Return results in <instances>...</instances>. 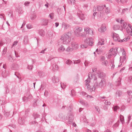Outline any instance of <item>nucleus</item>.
I'll return each instance as SVG.
<instances>
[{
	"mask_svg": "<svg viewBox=\"0 0 132 132\" xmlns=\"http://www.w3.org/2000/svg\"><path fill=\"white\" fill-rule=\"evenodd\" d=\"M71 34L70 31L62 35L61 39L62 43L67 44L69 43L71 40Z\"/></svg>",
	"mask_w": 132,
	"mask_h": 132,
	"instance_id": "nucleus-1",
	"label": "nucleus"
},
{
	"mask_svg": "<svg viewBox=\"0 0 132 132\" xmlns=\"http://www.w3.org/2000/svg\"><path fill=\"white\" fill-rule=\"evenodd\" d=\"M90 76L92 78V74L90 72H89L88 74V77L87 79L85 81V86L86 87V88L91 92L95 91L94 86H90L89 83L90 82L91 78L90 77Z\"/></svg>",
	"mask_w": 132,
	"mask_h": 132,
	"instance_id": "nucleus-2",
	"label": "nucleus"
},
{
	"mask_svg": "<svg viewBox=\"0 0 132 132\" xmlns=\"http://www.w3.org/2000/svg\"><path fill=\"white\" fill-rule=\"evenodd\" d=\"M70 111H69L67 116H64V120L65 121L67 120L66 122H67L68 124H71L72 123L74 119L73 115L72 113H70Z\"/></svg>",
	"mask_w": 132,
	"mask_h": 132,
	"instance_id": "nucleus-3",
	"label": "nucleus"
},
{
	"mask_svg": "<svg viewBox=\"0 0 132 132\" xmlns=\"http://www.w3.org/2000/svg\"><path fill=\"white\" fill-rule=\"evenodd\" d=\"M113 40L116 42H123L127 41L129 39L128 38H125L123 39H120L119 35L116 34H113Z\"/></svg>",
	"mask_w": 132,
	"mask_h": 132,
	"instance_id": "nucleus-4",
	"label": "nucleus"
},
{
	"mask_svg": "<svg viewBox=\"0 0 132 132\" xmlns=\"http://www.w3.org/2000/svg\"><path fill=\"white\" fill-rule=\"evenodd\" d=\"M75 35L77 37H80L81 36V34L80 32L82 31V28L79 27H77L75 28Z\"/></svg>",
	"mask_w": 132,
	"mask_h": 132,
	"instance_id": "nucleus-5",
	"label": "nucleus"
},
{
	"mask_svg": "<svg viewBox=\"0 0 132 132\" xmlns=\"http://www.w3.org/2000/svg\"><path fill=\"white\" fill-rule=\"evenodd\" d=\"M104 7V10L105 13L107 14H109L111 12V10L110 8L109 4H106L103 5Z\"/></svg>",
	"mask_w": 132,
	"mask_h": 132,
	"instance_id": "nucleus-6",
	"label": "nucleus"
},
{
	"mask_svg": "<svg viewBox=\"0 0 132 132\" xmlns=\"http://www.w3.org/2000/svg\"><path fill=\"white\" fill-rule=\"evenodd\" d=\"M71 26L69 24L66 23L64 22H62V27L63 28L64 30L68 29L70 28Z\"/></svg>",
	"mask_w": 132,
	"mask_h": 132,
	"instance_id": "nucleus-7",
	"label": "nucleus"
},
{
	"mask_svg": "<svg viewBox=\"0 0 132 132\" xmlns=\"http://www.w3.org/2000/svg\"><path fill=\"white\" fill-rule=\"evenodd\" d=\"M71 46L73 50H75L78 49V45L75 42H71Z\"/></svg>",
	"mask_w": 132,
	"mask_h": 132,
	"instance_id": "nucleus-8",
	"label": "nucleus"
},
{
	"mask_svg": "<svg viewBox=\"0 0 132 132\" xmlns=\"http://www.w3.org/2000/svg\"><path fill=\"white\" fill-rule=\"evenodd\" d=\"M77 15L79 18L82 20H83L85 19L84 14L82 13L81 12H77Z\"/></svg>",
	"mask_w": 132,
	"mask_h": 132,
	"instance_id": "nucleus-9",
	"label": "nucleus"
},
{
	"mask_svg": "<svg viewBox=\"0 0 132 132\" xmlns=\"http://www.w3.org/2000/svg\"><path fill=\"white\" fill-rule=\"evenodd\" d=\"M84 31L86 32L87 33L91 35L93 34V31L88 27H87L84 28Z\"/></svg>",
	"mask_w": 132,
	"mask_h": 132,
	"instance_id": "nucleus-10",
	"label": "nucleus"
},
{
	"mask_svg": "<svg viewBox=\"0 0 132 132\" xmlns=\"http://www.w3.org/2000/svg\"><path fill=\"white\" fill-rule=\"evenodd\" d=\"M106 30V27L105 24H102L100 28L98 29V30L101 32H104Z\"/></svg>",
	"mask_w": 132,
	"mask_h": 132,
	"instance_id": "nucleus-11",
	"label": "nucleus"
},
{
	"mask_svg": "<svg viewBox=\"0 0 132 132\" xmlns=\"http://www.w3.org/2000/svg\"><path fill=\"white\" fill-rule=\"evenodd\" d=\"M106 82V80L105 79H102L100 82L98 84L99 87H103Z\"/></svg>",
	"mask_w": 132,
	"mask_h": 132,
	"instance_id": "nucleus-12",
	"label": "nucleus"
},
{
	"mask_svg": "<svg viewBox=\"0 0 132 132\" xmlns=\"http://www.w3.org/2000/svg\"><path fill=\"white\" fill-rule=\"evenodd\" d=\"M99 78L97 79V78L96 77H95L94 78V80L95 81V83L94 85L92 86H94L95 88H95H97L98 87H99L98 83L97 81H98V80L99 79Z\"/></svg>",
	"mask_w": 132,
	"mask_h": 132,
	"instance_id": "nucleus-13",
	"label": "nucleus"
},
{
	"mask_svg": "<svg viewBox=\"0 0 132 132\" xmlns=\"http://www.w3.org/2000/svg\"><path fill=\"white\" fill-rule=\"evenodd\" d=\"M98 75V76L99 78H100L102 79H104V77L105 76V74L103 72H97Z\"/></svg>",
	"mask_w": 132,
	"mask_h": 132,
	"instance_id": "nucleus-14",
	"label": "nucleus"
},
{
	"mask_svg": "<svg viewBox=\"0 0 132 132\" xmlns=\"http://www.w3.org/2000/svg\"><path fill=\"white\" fill-rule=\"evenodd\" d=\"M121 78L119 77L116 81L115 85L116 86H118L121 84Z\"/></svg>",
	"mask_w": 132,
	"mask_h": 132,
	"instance_id": "nucleus-15",
	"label": "nucleus"
},
{
	"mask_svg": "<svg viewBox=\"0 0 132 132\" xmlns=\"http://www.w3.org/2000/svg\"><path fill=\"white\" fill-rule=\"evenodd\" d=\"M59 67L58 65L55 63L53 64V65L52 70L54 71L58 70Z\"/></svg>",
	"mask_w": 132,
	"mask_h": 132,
	"instance_id": "nucleus-16",
	"label": "nucleus"
},
{
	"mask_svg": "<svg viewBox=\"0 0 132 132\" xmlns=\"http://www.w3.org/2000/svg\"><path fill=\"white\" fill-rule=\"evenodd\" d=\"M16 10L19 14H22L23 12L22 8L19 6H18L16 7Z\"/></svg>",
	"mask_w": 132,
	"mask_h": 132,
	"instance_id": "nucleus-17",
	"label": "nucleus"
},
{
	"mask_svg": "<svg viewBox=\"0 0 132 132\" xmlns=\"http://www.w3.org/2000/svg\"><path fill=\"white\" fill-rule=\"evenodd\" d=\"M104 9L103 5H98L97 6L96 10L97 11H100L103 10Z\"/></svg>",
	"mask_w": 132,
	"mask_h": 132,
	"instance_id": "nucleus-18",
	"label": "nucleus"
},
{
	"mask_svg": "<svg viewBox=\"0 0 132 132\" xmlns=\"http://www.w3.org/2000/svg\"><path fill=\"white\" fill-rule=\"evenodd\" d=\"M25 120L23 118H19V123L21 125H23L24 122Z\"/></svg>",
	"mask_w": 132,
	"mask_h": 132,
	"instance_id": "nucleus-19",
	"label": "nucleus"
},
{
	"mask_svg": "<svg viewBox=\"0 0 132 132\" xmlns=\"http://www.w3.org/2000/svg\"><path fill=\"white\" fill-rule=\"evenodd\" d=\"M52 80L54 83H56L59 82V79L58 77L54 76L52 78Z\"/></svg>",
	"mask_w": 132,
	"mask_h": 132,
	"instance_id": "nucleus-20",
	"label": "nucleus"
},
{
	"mask_svg": "<svg viewBox=\"0 0 132 132\" xmlns=\"http://www.w3.org/2000/svg\"><path fill=\"white\" fill-rule=\"evenodd\" d=\"M123 21V20H121L120 21V23L121 24V26L122 28V29H125L127 25V24L125 23H122V21Z\"/></svg>",
	"mask_w": 132,
	"mask_h": 132,
	"instance_id": "nucleus-21",
	"label": "nucleus"
},
{
	"mask_svg": "<svg viewBox=\"0 0 132 132\" xmlns=\"http://www.w3.org/2000/svg\"><path fill=\"white\" fill-rule=\"evenodd\" d=\"M18 68V65L16 63H13L12 64V68L13 70H16Z\"/></svg>",
	"mask_w": 132,
	"mask_h": 132,
	"instance_id": "nucleus-22",
	"label": "nucleus"
},
{
	"mask_svg": "<svg viewBox=\"0 0 132 132\" xmlns=\"http://www.w3.org/2000/svg\"><path fill=\"white\" fill-rule=\"evenodd\" d=\"M113 51V48H112L110 50V52L108 54L107 56L109 58H110L112 55H113V53L112 52Z\"/></svg>",
	"mask_w": 132,
	"mask_h": 132,
	"instance_id": "nucleus-23",
	"label": "nucleus"
},
{
	"mask_svg": "<svg viewBox=\"0 0 132 132\" xmlns=\"http://www.w3.org/2000/svg\"><path fill=\"white\" fill-rule=\"evenodd\" d=\"M65 50V48L63 45H61L58 49V51L60 52H63Z\"/></svg>",
	"mask_w": 132,
	"mask_h": 132,
	"instance_id": "nucleus-24",
	"label": "nucleus"
},
{
	"mask_svg": "<svg viewBox=\"0 0 132 132\" xmlns=\"http://www.w3.org/2000/svg\"><path fill=\"white\" fill-rule=\"evenodd\" d=\"M126 31L127 33H129L130 35L132 34V28L127 27L126 28Z\"/></svg>",
	"mask_w": 132,
	"mask_h": 132,
	"instance_id": "nucleus-25",
	"label": "nucleus"
},
{
	"mask_svg": "<svg viewBox=\"0 0 132 132\" xmlns=\"http://www.w3.org/2000/svg\"><path fill=\"white\" fill-rule=\"evenodd\" d=\"M72 48L71 46H68V48L66 49L65 51L67 52H72L74 50Z\"/></svg>",
	"mask_w": 132,
	"mask_h": 132,
	"instance_id": "nucleus-26",
	"label": "nucleus"
},
{
	"mask_svg": "<svg viewBox=\"0 0 132 132\" xmlns=\"http://www.w3.org/2000/svg\"><path fill=\"white\" fill-rule=\"evenodd\" d=\"M122 94L121 91L118 90L116 93V96L117 98H119L121 95Z\"/></svg>",
	"mask_w": 132,
	"mask_h": 132,
	"instance_id": "nucleus-27",
	"label": "nucleus"
},
{
	"mask_svg": "<svg viewBox=\"0 0 132 132\" xmlns=\"http://www.w3.org/2000/svg\"><path fill=\"white\" fill-rule=\"evenodd\" d=\"M120 28V26L119 25L115 24L113 26V28L114 30H117L119 29Z\"/></svg>",
	"mask_w": 132,
	"mask_h": 132,
	"instance_id": "nucleus-28",
	"label": "nucleus"
},
{
	"mask_svg": "<svg viewBox=\"0 0 132 132\" xmlns=\"http://www.w3.org/2000/svg\"><path fill=\"white\" fill-rule=\"evenodd\" d=\"M92 40V38H87L85 40V44L88 45L89 42H90V41L91 40Z\"/></svg>",
	"mask_w": 132,
	"mask_h": 132,
	"instance_id": "nucleus-29",
	"label": "nucleus"
},
{
	"mask_svg": "<svg viewBox=\"0 0 132 132\" xmlns=\"http://www.w3.org/2000/svg\"><path fill=\"white\" fill-rule=\"evenodd\" d=\"M118 48L116 47L114 49H113V51L112 52L113 55L114 56H115L117 54Z\"/></svg>",
	"mask_w": 132,
	"mask_h": 132,
	"instance_id": "nucleus-30",
	"label": "nucleus"
},
{
	"mask_svg": "<svg viewBox=\"0 0 132 132\" xmlns=\"http://www.w3.org/2000/svg\"><path fill=\"white\" fill-rule=\"evenodd\" d=\"M39 34L41 36H43L45 35L44 31L43 30H40L38 31Z\"/></svg>",
	"mask_w": 132,
	"mask_h": 132,
	"instance_id": "nucleus-31",
	"label": "nucleus"
},
{
	"mask_svg": "<svg viewBox=\"0 0 132 132\" xmlns=\"http://www.w3.org/2000/svg\"><path fill=\"white\" fill-rule=\"evenodd\" d=\"M23 42L25 44H26L28 42V37L27 36L24 37L23 40Z\"/></svg>",
	"mask_w": 132,
	"mask_h": 132,
	"instance_id": "nucleus-32",
	"label": "nucleus"
},
{
	"mask_svg": "<svg viewBox=\"0 0 132 132\" xmlns=\"http://www.w3.org/2000/svg\"><path fill=\"white\" fill-rule=\"evenodd\" d=\"M112 109L114 112H117V110L119 109V107L118 106H113Z\"/></svg>",
	"mask_w": 132,
	"mask_h": 132,
	"instance_id": "nucleus-33",
	"label": "nucleus"
},
{
	"mask_svg": "<svg viewBox=\"0 0 132 132\" xmlns=\"http://www.w3.org/2000/svg\"><path fill=\"white\" fill-rule=\"evenodd\" d=\"M80 103L82 104L83 105L86 106H87L88 105V103L84 101L83 100L80 101Z\"/></svg>",
	"mask_w": 132,
	"mask_h": 132,
	"instance_id": "nucleus-34",
	"label": "nucleus"
},
{
	"mask_svg": "<svg viewBox=\"0 0 132 132\" xmlns=\"http://www.w3.org/2000/svg\"><path fill=\"white\" fill-rule=\"evenodd\" d=\"M33 116L34 118V119H36L39 118L40 115L36 113H34L33 114Z\"/></svg>",
	"mask_w": 132,
	"mask_h": 132,
	"instance_id": "nucleus-35",
	"label": "nucleus"
},
{
	"mask_svg": "<svg viewBox=\"0 0 132 132\" xmlns=\"http://www.w3.org/2000/svg\"><path fill=\"white\" fill-rule=\"evenodd\" d=\"M65 63L69 65H70L72 63V62L70 60H68L65 62Z\"/></svg>",
	"mask_w": 132,
	"mask_h": 132,
	"instance_id": "nucleus-36",
	"label": "nucleus"
},
{
	"mask_svg": "<svg viewBox=\"0 0 132 132\" xmlns=\"http://www.w3.org/2000/svg\"><path fill=\"white\" fill-rule=\"evenodd\" d=\"M120 120L122 123H123L124 122V119L123 116L120 114Z\"/></svg>",
	"mask_w": 132,
	"mask_h": 132,
	"instance_id": "nucleus-37",
	"label": "nucleus"
},
{
	"mask_svg": "<svg viewBox=\"0 0 132 132\" xmlns=\"http://www.w3.org/2000/svg\"><path fill=\"white\" fill-rule=\"evenodd\" d=\"M59 85L63 89H64L66 87V84L64 83H60Z\"/></svg>",
	"mask_w": 132,
	"mask_h": 132,
	"instance_id": "nucleus-38",
	"label": "nucleus"
},
{
	"mask_svg": "<svg viewBox=\"0 0 132 132\" xmlns=\"http://www.w3.org/2000/svg\"><path fill=\"white\" fill-rule=\"evenodd\" d=\"M2 76L4 77H5L7 76L6 73V70H5L4 71H3L2 73Z\"/></svg>",
	"mask_w": 132,
	"mask_h": 132,
	"instance_id": "nucleus-39",
	"label": "nucleus"
},
{
	"mask_svg": "<svg viewBox=\"0 0 132 132\" xmlns=\"http://www.w3.org/2000/svg\"><path fill=\"white\" fill-rule=\"evenodd\" d=\"M48 20H43V25L46 26L47 25Z\"/></svg>",
	"mask_w": 132,
	"mask_h": 132,
	"instance_id": "nucleus-40",
	"label": "nucleus"
},
{
	"mask_svg": "<svg viewBox=\"0 0 132 132\" xmlns=\"http://www.w3.org/2000/svg\"><path fill=\"white\" fill-rule=\"evenodd\" d=\"M108 63V62L107 60H105L102 63V65H104L105 66H107Z\"/></svg>",
	"mask_w": 132,
	"mask_h": 132,
	"instance_id": "nucleus-41",
	"label": "nucleus"
},
{
	"mask_svg": "<svg viewBox=\"0 0 132 132\" xmlns=\"http://www.w3.org/2000/svg\"><path fill=\"white\" fill-rule=\"evenodd\" d=\"M36 17V16L35 14H33L30 16V19L32 20L34 19Z\"/></svg>",
	"mask_w": 132,
	"mask_h": 132,
	"instance_id": "nucleus-42",
	"label": "nucleus"
},
{
	"mask_svg": "<svg viewBox=\"0 0 132 132\" xmlns=\"http://www.w3.org/2000/svg\"><path fill=\"white\" fill-rule=\"evenodd\" d=\"M104 101H105L104 103L105 105H110L111 104V103L108 100H104Z\"/></svg>",
	"mask_w": 132,
	"mask_h": 132,
	"instance_id": "nucleus-43",
	"label": "nucleus"
},
{
	"mask_svg": "<svg viewBox=\"0 0 132 132\" xmlns=\"http://www.w3.org/2000/svg\"><path fill=\"white\" fill-rule=\"evenodd\" d=\"M74 62V64H77L79 63L80 62V60L79 59L78 60H73Z\"/></svg>",
	"mask_w": 132,
	"mask_h": 132,
	"instance_id": "nucleus-44",
	"label": "nucleus"
},
{
	"mask_svg": "<svg viewBox=\"0 0 132 132\" xmlns=\"http://www.w3.org/2000/svg\"><path fill=\"white\" fill-rule=\"evenodd\" d=\"M87 45L85 44L81 45V47L82 48H87Z\"/></svg>",
	"mask_w": 132,
	"mask_h": 132,
	"instance_id": "nucleus-45",
	"label": "nucleus"
},
{
	"mask_svg": "<svg viewBox=\"0 0 132 132\" xmlns=\"http://www.w3.org/2000/svg\"><path fill=\"white\" fill-rule=\"evenodd\" d=\"M39 101V100L38 99H35L34 100V106H36L37 105V104L36 103L38 101Z\"/></svg>",
	"mask_w": 132,
	"mask_h": 132,
	"instance_id": "nucleus-46",
	"label": "nucleus"
},
{
	"mask_svg": "<svg viewBox=\"0 0 132 132\" xmlns=\"http://www.w3.org/2000/svg\"><path fill=\"white\" fill-rule=\"evenodd\" d=\"M8 59L9 60L10 62H12L14 61L13 58L10 56H9L8 57Z\"/></svg>",
	"mask_w": 132,
	"mask_h": 132,
	"instance_id": "nucleus-47",
	"label": "nucleus"
},
{
	"mask_svg": "<svg viewBox=\"0 0 132 132\" xmlns=\"http://www.w3.org/2000/svg\"><path fill=\"white\" fill-rule=\"evenodd\" d=\"M26 26L27 27L28 29H30L32 27V25L29 24H27Z\"/></svg>",
	"mask_w": 132,
	"mask_h": 132,
	"instance_id": "nucleus-48",
	"label": "nucleus"
},
{
	"mask_svg": "<svg viewBox=\"0 0 132 132\" xmlns=\"http://www.w3.org/2000/svg\"><path fill=\"white\" fill-rule=\"evenodd\" d=\"M33 66L32 65H28L27 67V68L30 70H31L32 69Z\"/></svg>",
	"mask_w": 132,
	"mask_h": 132,
	"instance_id": "nucleus-49",
	"label": "nucleus"
},
{
	"mask_svg": "<svg viewBox=\"0 0 132 132\" xmlns=\"http://www.w3.org/2000/svg\"><path fill=\"white\" fill-rule=\"evenodd\" d=\"M92 41V40H90V42H89L88 43V45L90 46H92L93 45V42Z\"/></svg>",
	"mask_w": 132,
	"mask_h": 132,
	"instance_id": "nucleus-50",
	"label": "nucleus"
},
{
	"mask_svg": "<svg viewBox=\"0 0 132 132\" xmlns=\"http://www.w3.org/2000/svg\"><path fill=\"white\" fill-rule=\"evenodd\" d=\"M54 13H51L49 14V16L50 18L51 19H53L54 18Z\"/></svg>",
	"mask_w": 132,
	"mask_h": 132,
	"instance_id": "nucleus-51",
	"label": "nucleus"
},
{
	"mask_svg": "<svg viewBox=\"0 0 132 132\" xmlns=\"http://www.w3.org/2000/svg\"><path fill=\"white\" fill-rule=\"evenodd\" d=\"M127 1V0H120V3L123 4L126 3Z\"/></svg>",
	"mask_w": 132,
	"mask_h": 132,
	"instance_id": "nucleus-52",
	"label": "nucleus"
},
{
	"mask_svg": "<svg viewBox=\"0 0 132 132\" xmlns=\"http://www.w3.org/2000/svg\"><path fill=\"white\" fill-rule=\"evenodd\" d=\"M105 58L104 56H102L101 57V59H100V61H104L105 60Z\"/></svg>",
	"mask_w": 132,
	"mask_h": 132,
	"instance_id": "nucleus-53",
	"label": "nucleus"
},
{
	"mask_svg": "<svg viewBox=\"0 0 132 132\" xmlns=\"http://www.w3.org/2000/svg\"><path fill=\"white\" fill-rule=\"evenodd\" d=\"M30 125L35 124L36 125H37V123L35 121H32L30 123Z\"/></svg>",
	"mask_w": 132,
	"mask_h": 132,
	"instance_id": "nucleus-54",
	"label": "nucleus"
},
{
	"mask_svg": "<svg viewBox=\"0 0 132 132\" xmlns=\"http://www.w3.org/2000/svg\"><path fill=\"white\" fill-rule=\"evenodd\" d=\"M18 43V42L17 41H15L14 42V43L12 45V46H15Z\"/></svg>",
	"mask_w": 132,
	"mask_h": 132,
	"instance_id": "nucleus-55",
	"label": "nucleus"
},
{
	"mask_svg": "<svg viewBox=\"0 0 132 132\" xmlns=\"http://www.w3.org/2000/svg\"><path fill=\"white\" fill-rule=\"evenodd\" d=\"M30 2H26L24 3V4L25 5V6H28L29 5V4Z\"/></svg>",
	"mask_w": 132,
	"mask_h": 132,
	"instance_id": "nucleus-56",
	"label": "nucleus"
},
{
	"mask_svg": "<svg viewBox=\"0 0 132 132\" xmlns=\"http://www.w3.org/2000/svg\"><path fill=\"white\" fill-rule=\"evenodd\" d=\"M104 44V41H102V42L99 41L98 42V44L102 45Z\"/></svg>",
	"mask_w": 132,
	"mask_h": 132,
	"instance_id": "nucleus-57",
	"label": "nucleus"
},
{
	"mask_svg": "<svg viewBox=\"0 0 132 132\" xmlns=\"http://www.w3.org/2000/svg\"><path fill=\"white\" fill-rule=\"evenodd\" d=\"M128 79L129 82H132V76L129 77Z\"/></svg>",
	"mask_w": 132,
	"mask_h": 132,
	"instance_id": "nucleus-58",
	"label": "nucleus"
},
{
	"mask_svg": "<svg viewBox=\"0 0 132 132\" xmlns=\"http://www.w3.org/2000/svg\"><path fill=\"white\" fill-rule=\"evenodd\" d=\"M127 94L129 95H131V94L132 93V91L131 90H129L127 92Z\"/></svg>",
	"mask_w": 132,
	"mask_h": 132,
	"instance_id": "nucleus-59",
	"label": "nucleus"
},
{
	"mask_svg": "<svg viewBox=\"0 0 132 132\" xmlns=\"http://www.w3.org/2000/svg\"><path fill=\"white\" fill-rule=\"evenodd\" d=\"M95 108L96 110V111L99 113L100 112V110L98 107H95Z\"/></svg>",
	"mask_w": 132,
	"mask_h": 132,
	"instance_id": "nucleus-60",
	"label": "nucleus"
},
{
	"mask_svg": "<svg viewBox=\"0 0 132 132\" xmlns=\"http://www.w3.org/2000/svg\"><path fill=\"white\" fill-rule=\"evenodd\" d=\"M4 14H0V18L2 19H4Z\"/></svg>",
	"mask_w": 132,
	"mask_h": 132,
	"instance_id": "nucleus-61",
	"label": "nucleus"
},
{
	"mask_svg": "<svg viewBox=\"0 0 132 132\" xmlns=\"http://www.w3.org/2000/svg\"><path fill=\"white\" fill-rule=\"evenodd\" d=\"M5 114L7 117H8L10 115V112H5Z\"/></svg>",
	"mask_w": 132,
	"mask_h": 132,
	"instance_id": "nucleus-62",
	"label": "nucleus"
},
{
	"mask_svg": "<svg viewBox=\"0 0 132 132\" xmlns=\"http://www.w3.org/2000/svg\"><path fill=\"white\" fill-rule=\"evenodd\" d=\"M38 74L39 76H41L42 75V72L40 71H39L38 72Z\"/></svg>",
	"mask_w": 132,
	"mask_h": 132,
	"instance_id": "nucleus-63",
	"label": "nucleus"
},
{
	"mask_svg": "<svg viewBox=\"0 0 132 132\" xmlns=\"http://www.w3.org/2000/svg\"><path fill=\"white\" fill-rule=\"evenodd\" d=\"M47 48H45L44 50H42V51H41V52H40V53H43V54H44V53H45V51H46V50Z\"/></svg>",
	"mask_w": 132,
	"mask_h": 132,
	"instance_id": "nucleus-64",
	"label": "nucleus"
}]
</instances>
